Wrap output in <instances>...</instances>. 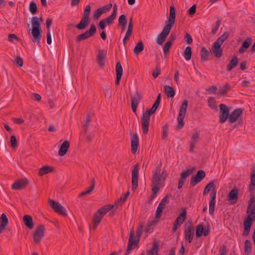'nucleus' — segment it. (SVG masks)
Returning <instances> with one entry per match:
<instances>
[{"instance_id": "nucleus-1", "label": "nucleus", "mask_w": 255, "mask_h": 255, "mask_svg": "<svg viewBox=\"0 0 255 255\" xmlns=\"http://www.w3.org/2000/svg\"><path fill=\"white\" fill-rule=\"evenodd\" d=\"M168 173L165 169H161V163L153 170L151 178V190L152 194L151 198H154L159 192L160 188L164 186Z\"/></svg>"}, {"instance_id": "nucleus-2", "label": "nucleus", "mask_w": 255, "mask_h": 255, "mask_svg": "<svg viewBox=\"0 0 255 255\" xmlns=\"http://www.w3.org/2000/svg\"><path fill=\"white\" fill-rule=\"evenodd\" d=\"M255 197H252L249 201L247 213L249 214L244 222V230L243 233L244 236L249 235L253 222L255 221Z\"/></svg>"}, {"instance_id": "nucleus-3", "label": "nucleus", "mask_w": 255, "mask_h": 255, "mask_svg": "<svg viewBox=\"0 0 255 255\" xmlns=\"http://www.w3.org/2000/svg\"><path fill=\"white\" fill-rule=\"evenodd\" d=\"M161 100V94H159L156 101L152 106L151 108L144 112L141 117V125L142 132L144 134H146L148 131V127L150 122V116L154 113L158 108Z\"/></svg>"}, {"instance_id": "nucleus-4", "label": "nucleus", "mask_w": 255, "mask_h": 255, "mask_svg": "<svg viewBox=\"0 0 255 255\" xmlns=\"http://www.w3.org/2000/svg\"><path fill=\"white\" fill-rule=\"evenodd\" d=\"M143 227V225L141 224L136 231V235H135L133 229L132 228L130 230L128 248L125 255H128L132 250L138 247L140 237L142 234Z\"/></svg>"}, {"instance_id": "nucleus-5", "label": "nucleus", "mask_w": 255, "mask_h": 255, "mask_svg": "<svg viewBox=\"0 0 255 255\" xmlns=\"http://www.w3.org/2000/svg\"><path fill=\"white\" fill-rule=\"evenodd\" d=\"M41 21H43L42 17L39 18ZM32 29L31 34L32 35V41L39 44L41 38L42 29L40 26V23L39 21V18L37 16H33L31 19Z\"/></svg>"}, {"instance_id": "nucleus-6", "label": "nucleus", "mask_w": 255, "mask_h": 255, "mask_svg": "<svg viewBox=\"0 0 255 255\" xmlns=\"http://www.w3.org/2000/svg\"><path fill=\"white\" fill-rule=\"evenodd\" d=\"M109 208L110 206L106 208L102 207L99 209L94 214L92 221L93 228L94 230L97 228L104 216L109 211Z\"/></svg>"}, {"instance_id": "nucleus-7", "label": "nucleus", "mask_w": 255, "mask_h": 255, "mask_svg": "<svg viewBox=\"0 0 255 255\" xmlns=\"http://www.w3.org/2000/svg\"><path fill=\"white\" fill-rule=\"evenodd\" d=\"M188 101L187 100H184L182 103L179 110V113L177 117L178 124L176 126V128L179 130L182 128L184 126V122L183 119L185 116Z\"/></svg>"}, {"instance_id": "nucleus-8", "label": "nucleus", "mask_w": 255, "mask_h": 255, "mask_svg": "<svg viewBox=\"0 0 255 255\" xmlns=\"http://www.w3.org/2000/svg\"><path fill=\"white\" fill-rule=\"evenodd\" d=\"M45 229L44 226L41 224L38 225L33 233V240L35 243L38 244L44 236Z\"/></svg>"}, {"instance_id": "nucleus-9", "label": "nucleus", "mask_w": 255, "mask_h": 255, "mask_svg": "<svg viewBox=\"0 0 255 255\" xmlns=\"http://www.w3.org/2000/svg\"><path fill=\"white\" fill-rule=\"evenodd\" d=\"M97 29L95 25L92 24L91 25L90 29L86 31L84 33L78 35L76 38L77 42L87 39L90 37L93 36L96 33Z\"/></svg>"}, {"instance_id": "nucleus-10", "label": "nucleus", "mask_w": 255, "mask_h": 255, "mask_svg": "<svg viewBox=\"0 0 255 255\" xmlns=\"http://www.w3.org/2000/svg\"><path fill=\"white\" fill-rule=\"evenodd\" d=\"M49 206L54 210V211L64 216H67L66 209L62 206L59 202H56L52 199L48 200Z\"/></svg>"}, {"instance_id": "nucleus-11", "label": "nucleus", "mask_w": 255, "mask_h": 255, "mask_svg": "<svg viewBox=\"0 0 255 255\" xmlns=\"http://www.w3.org/2000/svg\"><path fill=\"white\" fill-rule=\"evenodd\" d=\"M195 229L192 224L191 222H188L185 225L184 236L185 239L188 240L189 243H191L194 235Z\"/></svg>"}, {"instance_id": "nucleus-12", "label": "nucleus", "mask_w": 255, "mask_h": 255, "mask_svg": "<svg viewBox=\"0 0 255 255\" xmlns=\"http://www.w3.org/2000/svg\"><path fill=\"white\" fill-rule=\"evenodd\" d=\"M171 197V194H167L160 202L156 211L155 218L159 219L161 216V213L165 209L166 205L169 203V198Z\"/></svg>"}, {"instance_id": "nucleus-13", "label": "nucleus", "mask_w": 255, "mask_h": 255, "mask_svg": "<svg viewBox=\"0 0 255 255\" xmlns=\"http://www.w3.org/2000/svg\"><path fill=\"white\" fill-rule=\"evenodd\" d=\"M138 170H139V165L138 164H135L132 170L131 174V184H132V190H135L136 189L138 186Z\"/></svg>"}, {"instance_id": "nucleus-14", "label": "nucleus", "mask_w": 255, "mask_h": 255, "mask_svg": "<svg viewBox=\"0 0 255 255\" xmlns=\"http://www.w3.org/2000/svg\"><path fill=\"white\" fill-rule=\"evenodd\" d=\"M195 167H192L181 172L178 185V189H181L186 179L193 173Z\"/></svg>"}, {"instance_id": "nucleus-15", "label": "nucleus", "mask_w": 255, "mask_h": 255, "mask_svg": "<svg viewBox=\"0 0 255 255\" xmlns=\"http://www.w3.org/2000/svg\"><path fill=\"white\" fill-rule=\"evenodd\" d=\"M171 28L165 25L162 31L157 36L156 39V43L159 45H162L167 36L169 35Z\"/></svg>"}, {"instance_id": "nucleus-16", "label": "nucleus", "mask_w": 255, "mask_h": 255, "mask_svg": "<svg viewBox=\"0 0 255 255\" xmlns=\"http://www.w3.org/2000/svg\"><path fill=\"white\" fill-rule=\"evenodd\" d=\"M205 175L206 173L204 170H199L196 174L191 178L190 184L191 186L193 187L200 182L205 177Z\"/></svg>"}, {"instance_id": "nucleus-17", "label": "nucleus", "mask_w": 255, "mask_h": 255, "mask_svg": "<svg viewBox=\"0 0 255 255\" xmlns=\"http://www.w3.org/2000/svg\"><path fill=\"white\" fill-rule=\"evenodd\" d=\"M186 211L184 209L173 223V232L175 233L186 218Z\"/></svg>"}, {"instance_id": "nucleus-18", "label": "nucleus", "mask_w": 255, "mask_h": 255, "mask_svg": "<svg viewBox=\"0 0 255 255\" xmlns=\"http://www.w3.org/2000/svg\"><path fill=\"white\" fill-rule=\"evenodd\" d=\"M131 100V108L134 113L136 114V109L141 99V95L136 89L133 95H130Z\"/></svg>"}, {"instance_id": "nucleus-19", "label": "nucleus", "mask_w": 255, "mask_h": 255, "mask_svg": "<svg viewBox=\"0 0 255 255\" xmlns=\"http://www.w3.org/2000/svg\"><path fill=\"white\" fill-rule=\"evenodd\" d=\"M29 183V181L26 178H21L16 180L11 185L13 190H21L24 188Z\"/></svg>"}, {"instance_id": "nucleus-20", "label": "nucleus", "mask_w": 255, "mask_h": 255, "mask_svg": "<svg viewBox=\"0 0 255 255\" xmlns=\"http://www.w3.org/2000/svg\"><path fill=\"white\" fill-rule=\"evenodd\" d=\"M175 13L176 9L175 7L173 6H171L170 8L169 17L168 18V20L166 21L165 26L171 28L174 25L175 22Z\"/></svg>"}, {"instance_id": "nucleus-21", "label": "nucleus", "mask_w": 255, "mask_h": 255, "mask_svg": "<svg viewBox=\"0 0 255 255\" xmlns=\"http://www.w3.org/2000/svg\"><path fill=\"white\" fill-rule=\"evenodd\" d=\"M243 114V110L241 108L235 109L229 116V122L232 124L239 119V118Z\"/></svg>"}, {"instance_id": "nucleus-22", "label": "nucleus", "mask_w": 255, "mask_h": 255, "mask_svg": "<svg viewBox=\"0 0 255 255\" xmlns=\"http://www.w3.org/2000/svg\"><path fill=\"white\" fill-rule=\"evenodd\" d=\"M112 4L110 3L109 5H106L102 7L97 9L95 11L93 14V17L95 19H98L100 16L104 13L110 10Z\"/></svg>"}, {"instance_id": "nucleus-23", "label": "nucleus", "mask_w": 255, "mask_h": 255, "mask_svg": "<svg viewBox=\"0 0 255 255\" xmlns=\"http://www.w3.org/2000/svg\"><path fill=\"white\" fill-rule=\"evenodd\" d=\"M222 45V44L215 41L212 47L213 53L218 58H220L223 55V50L221 48Z\"/></svg>"}, {"instance_id": "nucleus-24", "label": "nucleus", "mask_w": 255, "mask_h": 255, "mask_svg": "<svg viewBox=\"0 0 255 255\" xmlns=\"http://www.w3.org/2000/svg\"><path fill=\"white\" fill-rule=\"evenodd\" d=\"M107 56V52L104 50H99L97 56V61L100 67H103L105 64V59Z\"/></svg>"}, {"instance_id": "nucleus-25", "label": "nucleus", "mask_w": 255, "mask_h": 255, "mask_svg": "<svg viewBox=\"0 0 255 255\" xmlns=\"http://www.w3.org/2000/svg\"><path fill=\"white\" fill-rule=\"evenodd\" d=\"M239 194L238 189L237 188L233 189L229 193L228 197L231 205L236 204L238 200V196Z\"/></svg>"}, {"instance_id": "nucleus-26", "label": "nucleus", "mask_w": 255, "mask_h": 255, "mask_svg": "<svg viewBox=\"0 0 255 255\" xmlns=\"http://www.w3.org/2000/svg\"><path fill=\"white\" fill-rule=\"evenodd\" d=\"M216 190L215 189H214L212 191V193L210 195V200L209 202V212L211 215H213L215 206V202H216Z\"/></svg>"}, {"instance_id": "nucleus-27", "label": "nucleus", "mask_w": 255, "mask_h": 255, "mask_svg": "<svg viewBox=\"0 0 255 255\" xmlns=\"http://www.w3.org/2000/svg\"><path fill=\"white\" fill-rule=\"evenodd\" d=\"M138 147V137L136 133L133 134L131 138V150L132 153L134 154Z\"/></svg>"}, {"instance_id": "nucleus-28", "label": "nucleus", "mask_w": 255, "mask_h": 255, "mask_svg": "<svg viewBox=\"0 0 255 255\" xmlns=\"http://www.w3.org/2000/svg\"><path fill=\"white\" fill-rule=\"evenodd\" d=\"M23 222L28 229L32 230L33 229L34 225L31 216L28 215H24L23 217Z\"/></svg>"}, {"instance_id": "nucleus-29", "label": "nucleus", "mask_w": 255, "mask_h": 255, "mask_svg": "<svg viewBox=\"0 0 255 255\" xmlns=\"http://www.w3.org/2000/svg\"><path fill=\"white\" fill-rule=\"evenodd\" d=\"M70 147V143L69 141L65 140L61 145L58 150V154L60 156H64L67 152Z\"/></svg>"}, {"instance_id": "nucleus-30", "label": "nucleus", "mask_w": 255, "mask_h": 255, "mask_svg": "<svg viewBox=\"0 0 255 255\" xmlns=\"http://www.w3.org/2000/svg\"><path fill=\"white\" fill-rule=\"evenodd\" d=\"M116 71L117 75L116 85H118L119 84L120 81L121 79L123 72V68L120 62L116 64Z\"/></svg>"}, {"instance_id": "nucleus-31", "label": "nucleus", "mask_w": 255, "mask_h": 255, "mask_svg": "<svg viewBox=\"0 0 255 255\" xmlns=\"http://www.w3.org/2000/svg\"><path fill=\"white\" fill-rule=\"evenodd\" d=\"M252 38L248 37L245 41L243 42L242 46L239 49V52L240 54H243L252 44Z\"/></svg>"}, {"instance_id": "nucleus-32", "label": "nucleus", "mask_w": 255, "mask_h": 255, "mask_svg": "<svg viewBox=\"0 0 255 255\" xmlns=\"http://www.w3.org/2000/svg\"><path fill=\"white\" fill-rule=\"evenodd\" d=\"M54 170V168L52 166L45 165L39 169L38 174L39 176H42L46 174L53 172Z\"/></svg>"}, {"instance_id": "nucleus-33", "label": "nucleus", "mask_w": 255, "mask_h": 255, "mask_svg": "<svg viewBox=\"0 0 255 255\" xmlns=\"http://www.w3.org/2000/svg\"><path fill=\"white\" fill-rule=\"evenodd\" d=\"M8 222V219L4 213H2L0 218V234L5 228Z\"/></svg>"}, {"instance_id": "nucleus-34", "label": "nucleus", "mask_w": 255, "mask_h": 255, "mask_svg": "<svg viewBox=\"0 0 255 255\" xmlns=\"http://www.w3.org/2000/svg\"><path fill=\"white\" fill-rule=\"evenodd\" d=\"M239 62V59L236 56H234L230 61L227 66V70L231 71L234 68L237 66Z\"/></svg>"}, {"instance_id": "nucleus-35", "label": "nucleus", "mask_w": 255, "mask_h": 255, "mask_svg": "<svg viewBox=\"0 0 255 255\" xmlns=\"http://www.w3.org/2000/svg\"><path fill=\"white\" fill-rule=\"evenodd\" d=\"M90 23V19L82 17L79 23L77 24L76 27L80 30L83 29L86 27Z\"/></svg>"}, {"instance_id": "nucleus-36", "label": "nucleus", "mask_w": 255, "mask_h": 255, "mask_svg": "<svg viewBox=\"0 0 255 255\" xmlns=\"http://www.w3.org/2000/svg\"><path fill=\"white\" fill-rule=\"evenodd\" d=\"M210 54L209 51L208 49L205 47H202L201 48V61L202 62H204L208 60V56Z\"/></svg>"}, {"instance_id": "nucleus-37", "label": "nucleus", "mask_w": 255, "mask_h": 255, "mask_svg": "<svg viewBox=\"0 0 255 255\" xmlns=\"http://www.w3.org/2000/svg\"><path fill=\"white\" fill-rule=\"evenodd\" d=\"M164 92L168 98H172L175 95V92L173 88L169 86H164Z\"/></svg>"}, {"instance_id": "nucleus-38", "label": "nucleus", "mask_w": 255, "mask_h": 255, "mask_svg": "<svg viewBox=\"0 0 255 255\" xmlns=\"http://www.w3.org/2000/svg\"><path fill=\"white\" fill-rule=\"evenodd\" d=\"M255 188V167L252 169V174L251 175V184L250 185L249 190L250 191L254 190Z\"/></svg>"}, {"instance_id": "nucleus-39", "label": "nucleus", "mask_w": 255, "mask_h": 255, "mask_svg": "<svg viewBox=\"0 0 255 255\" xmlns=\"http://www.w3.org/2000/svg\"><path fill=\"white\" fill-rule=\"evenodd\" d=\"M144 49V45L141 41H139L133 49V52L135 55H138Z\"/></svg>"}, {"instance_id": "nucleus-40", "label": "nucleus", "mask_w": 255, "mask_h": 255, "mask_svg": "<svg viewBox=\"0 0 255 255\" xmlns=\"http://www.w3.org/2000/svg\"><path fill=\"white\" fill-rule=\"evenodd\" d=\"M159 244L156 242H154L153 246L151 250L148 251L150 255H158Z\"/></svg>"}, {"instance_id": "nucleus-41", "label": "nucleus", "mask_w": 255, "mask_h": 255, "mask_svg": "<svg viewBox=\"0 0 255 255\" xmlns=\"http://www.w3.org/2000/svg\"><path fill=\"white\" fill-rule=\"evenodd\" d=\"M183 56L185 59L187 61H189L191 59L192 56V50L191 47L187 46L186 47L184 50Z\"/></svg>"}, {"instance_id": "nucleus-42", "label": "nucleus", "mask_w": 255, "mask_h": 255, "mask_svg": "<svg viewBox=\"0 0 255 255\" xmlns=\"http://www.w3.org/2000/svg\"><path fill=\"white\" fill-rule=\"evenodd\" d=\"M252 251V243L249 240H246L245 242V253L249 255Z\"/></svg>"}, {"instance_id": "nucleus-43", "label": "nucleus", "mask_w": 255, "mask_h": 255, "mask_svg": "<svg viewBox=\"0 0 255 255\" xmlns=\"http://www.w3.org/2000/svg\"><path fill=\"white\" fill-rule=\"evenodd\" d=\"M132 27H128V30L126 32V35L123 39V43L124 45H125L126 41L129 39L130 36H131L132 33Z\"/></svg>"}, {"instance_id": "nucleus-44", "label": "nucleus", "mask_w": 255, "mask_h": 255, "mask_svg": "<svg viewBox=\"0 0 255 255\" xmlns=\"http://www.w3.org/2000/svg\"><path fill=\"white\" fill-rule=\"evenodd\" d=\"M229 33L227 32H224L221 36H220L216 41L222 44L225 42V41L228 38Z\"/></svg>"}, {"instance_id": "nucleus-45", "label": "nucleus", "mask_w": 255, "mask_h": 255, "mask_svg": "<svg viewBox=\"0 0 255 255\" xmlns=\"http://www.w3.org/2000/svg\"><path fill=\"white\" fill-rule=\"evenodd\" d=\"M209 106L212 109L217 110V106L216 105V102L214 98L210 97L208 99Z\"/></svg>"}, {"instance_id": "nucleus-46", "label": "nucleus", "mask_w": 255, "mask_h": 255, "mask_svg": "<svg viewBox=\"0 0 255 255\" xmlns=\"http://www.w3.org/2000/svg\"><path fill=\"white\" fill-rule=\"evenodd\" d=\"M204 226L202 224H199L196 227V235L198 238L200 237L203 233Z\"/></svg>"}, {"instance_id": "nucleus-47", "label": "nucleus", "mask_w": 255, "mask_h": 255, "mask_svg": "<svg viewBox=\"0 0 255 255\" xmlns=\"http://www.w3.org/2000/svg\"><path fill=\"white\" fill-rule=\"evenodd\" d=\"M229 89L230 86L227 84L222 88L219 89L217 94L218 95H224L227 94Z\"/></svg>"}, {"instance_id": "nucleus-48", "label": "nucleus", "mask_w": 255, "mask_h": 255, "mask_svg": "<svg viewBox=\"0 0 255 255\" xmlns=\"http://www.w3.org/2000/svg\"><path fill=\"white\" fill-rule=\"evenodd\" d=\"M91 7L90 5H87L86 6L85 9L84 11V13H83V18H86L88 19H90L89 15L91 12Z\"/></svg>"}, {"instance_id": "nucleus-49", "label": "nucleus", "mask_w": 255, "mask_h": 255, "mask_svg": "<svg viewBox=\"0 0 255 255\" xmlns=\"http://www.w3.org/2000/svg\"><path fill=\"white\" fill-rule=\"evenodd\" d=\"M214 186V181H211L205 187L204 190L203 191V194L206 195L207 193H208L210 192L211 189L212 187H213Z\"/></svg>"}, {"instance_id": "nucleus-50", "label": "nucleus", "mask_w": 255, "mask_h": 255, "mask_svg": "<svg viewBox=\"0 0 255 255\" xmlns=\"http://www.w3.org/2000/svg\"><path fill=\"white\" fill-rule=\"evenodd\" d=\"M116 17L114 16V15L111 14L109 17H107L105 19H103V20L107 25H110L113 23V21Z\"/></svg>"}, {"instance_id": "nucleus-51", "label": "nucleus", "mask_w": 255, "mask_h": 255, "mask_svg": "<svg viewBox=\"0 0 255 255\" xmlns=\"http://www.w3.org/2000/svg\"><path fill=\"white\" fill-rule=\"evenodd\" d=\"M29 10L30 12L34 14H35L37 11L36 4L34 2H31L29 5Z\"/></svg>"}, {"instance_id": "nucleus-52", "label": "nucleus", "mask_w": 255, "mask_h": 255, "mask_svg": "<svg viewBox=\"0 0 255 255\" xmlns=\"http://www.w3.org/2000/svg\"><path fill=\"white\" fill-rule=\"evenodd\" d=\"M219 107L220 109V114H229L228 108L226 105L221 104Z\"/></svg>"}, {"instance_id": "nucleus-53", "label": "nucleus", "mask_w": 255, "mask_h": 255, "mask_svg": "<svg viewBox=\"0 0 255 255\" xmlns=\"http://www.w3.org/2000/svg\"><path fill=\"white\" fill-rule=\"evenodd\" d=\"M10 145L12 148H15L17 146V140L14 135H11L10 137Z\"/></svg>"}, {"instance_id": "nucleus-54", "label": "nucleus", "mask_w": 255, "mask_h": 255, "mask_svg": "<svg viewBox=\"0 0 255 255\" xmlns=\"http://www.w3.org/2000/svg\"><path fill=\"white\" fill-rule=\"evenodd\" d=\"M229 114H220V122L221 123H225L227 119L229 118Z\"/></svg>"}, {"instance_id": "nucleus-55", "label": "nucleus", "mask_w": 255, "mask_h": 255, "mask_svg": "<svg viewBox=\"0 0 255 255\" xmlns=\"http://www.w3.org/2000/svg\"><path fill=\"white\" fill-rule=\"evenodd\" d=\"M172 45L171 41H167L163 47V52L164 55H165L168 51L170 48V47Z\"/></svg>"}, {"instance_id": "nucleus-56", "label": "nucleus", "mask_w": 255, "mask_h": 255, "mask_svg": "<svg viewBox=\"0 0 255 255\" xmlns=\"http://www.w3.org/2000/svg\"><path fill=\"white\" fill-rule=\"evenodd\" d=\"M127 19L125 14L121 15L119 18V25L127 24Z\"/></svg>"}, {"instance_id": "nucleus-57", "label": "nucleus", "mask_w": 255, "mask_h": 255, "mask_svg": "<svg viewBox=\"0 0 255 255\" xmlns=\"http://www.w3.org/2000/svg\"><path fill=\"white\" fill-rule=\"evenodd\" d=\"M94 188H93V185L91 186L88 190H87L86 191H85L84 192L81 193L80 194V195H79V197H83L84 196H86L87 195L90 194L91 192L94 190Z\"/></svg>"}, {"instance_id": "nucleus-58", "label": "nucleus", "mask_w": 255, "mask_h": 255, "mask_svg": "<svg viewBox=\"0 0 255 255\" xmlns=\"http://www.w3.org/2000/svg\"><path fill=\"white\" fill-rule=\"evenodd\" d=\"M184 40L187 44H190L193 42V39L190 34L186 33L184 37Z\"/></svg>"}, {"instance_id": "nucleus-59", "label": "nucleus", "mask_w": 255, "mask_h": 255, "mask_svg": "<svg viewBox=\"0 0 255 255\" xmlns=\"http://www.w3.org/2000/svg\"><path fill=\"white\" fill-rule=\"evenodd\" d=\"M161 73V70L158 66H156L155 70H154L152 76L154 78H157Z\"/></svg>"}, {"instance_id": "nucleus-60", "label": "nucleus", "mask_w": 255, "mask_h": 255, "mask_svg": "<svg viewBox=\"0 0 255 255\" xmlns=\"http://www.w3.org/2000/svg\"><path fill=\"white\" fill-rule=\"evenodd\" d=\"M199 137V133L198 131L194 132L191 137V141L197 142L198 139Z\"/></svg>"}, {"instance_id": "nucleus-61", "label": "nucleus", "mask_w": 255, "mask_h": 255, "mask_svg": "<svg viewBox=\"0 0 255 255\" xmlns=\"http://www.w3.org/2000/svg\"><path fill=\"white\" fill-rule=\"evenodd\" d=\"M220 26V20H219L216 22L215 26L212 30V33L213 34H215L216 33Z\"/></svg>"}, {"instance_id": "nucleus-62", "label": "nucleus", "mask_w": 255, "mask_h": 255, "mask_svg": "<svg viewBox=\"0 0 255 255\" xmlns=\"http://www.w3.org/2000/svg\"><path fill=\"white\" fill-rule=\"evenodd\" d=\"M196 4L193 5L188 10V13L189 15H193L196 12Z\"/></svg>"}, {"instance_id": "nucleus-63", "label": "nucleus", "mask_w": 255, "mask_h": 255, "mask_svg": "<svg viewBox=\"0 0 255 255\" xmlns=\"http://www.w3.org/2000/svg\"><path fill=\"white\" fill-rule=\"evenodd\" d=\"M23 59L19 56H17L15 58V63L18 65L19 67L23 66Z\"/></svg>"}, {"instance_id": "nucleus-64", "label": "nucleus", "mask_w": 255, "mask_h": 255, "mask_svg": "<svg viewBox=\"0 0 255 255\" xmlns=\"http://www.w3.org/2000/svg\"><path fill=\"white\" fill-rule=\"evenodd\" d=\"M168 135V127L165 125L163 127L162 139H165Z\"/></svg>"}]
</instances>
